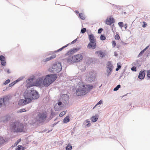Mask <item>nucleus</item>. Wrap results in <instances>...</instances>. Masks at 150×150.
<instances>
[{"label": "nucleus", "mask_w": 150, "mask_h": 150, "mask_svg": "<svg viewBox=\"0 0 150 150\" xmlns=\"http://www.w3.org/2000/svg\"><path fill=\"white\" fill-rule=\"evenodd\" d=\"M57 77V75L55 74H47L44 80L43 84L45 86H48L56 80Z\"/></svg>", "instance_id": "1"}, {"label": "nucleus", "mask_w": 150, "mask_h": 150, "mask_svg": "<svg viewBox=\"0 0 150 150\" xmlns=\"http://www.w3.org/2000/svg\"><path fill=\"white\" fill-rule=\"evenodd\" d=\"M11 128L14 132L17 133L24 132L25 125L20 122H16L13 123L11 125Z\"/></svg>", "instance_id": "2"}, {"label": "nucleus", "mask_w": 150, "mask_h": 150, "mask_svg": "<svg viewBox=\"0 0 150 150\" xmlns=\"http://www.w3.org/2000/svg\"><path fill=\"white\" fill-rule=\"evenodd\" d=\"M49 69V71L51 73H57L59 72L62 70V66L61 63L57 62L53 63Z\"/></svg>", "instance_id": "3"}, {"label": "nucleus", "mask_w": 150, "mask_h": 150, "mask_svg": "<svg viewBox=\"0 0 150 150\" xmlns=\"http://www.w3.org/2000/svg\"><path fill=\"white\" fill-rule=\"evenodd\" d=\"M25 94L29 98L31 99V101L33 100L38 99L40 96L38 92L33 88L28 90Z\"/></svg>", "instance_id": "4"}, {"label": "nucleus", "mask_w": 150, "mask_h": 150, "mask_svg": "<svg viewBox=\"0 0 150 150\" xmlns=\"http://www.w3.org/2000/svg\"><path fill=\"white\" fill-rule=\"evenodd\" d=\"M88 39L90 42L87 45V47L89 49H96L97 47L96 43V40L94 35L92 34L88 35Z\"/></svg>", "instance_id": "5"}, {"label": "nucleus", "mask_w": 150, "mask_h": 150, "mask_svg": "<svg viewBox=\"0 0 150 150\" xmlns=\"http://www.w3.org/2000/svg\"><path fill=\"white\" fill-rule=\"evenodd\" d=\"M47 117V115L46 112L40 113L37 115V120L40 122H43L45 121Z\"/></svg>", "instance_id": "6"}, {"label": "nucleus", "mask_w": 150, "mask_h": 150, "mask_svg": "<svg viewBox=\"0 0 150 150\" xmlns=\"http://www.w3.org/2000/svg\"><path fill=\"white\" fill-rule=\"evenodd\" d=\"M96 75L92 71H90L86 76V79L89 82L91 83L94 81L96 78Z\"/></svg>", "instance_id": "7"}, {"label": "nucleus", "mask_w": 150, "mask_h": 150, "mask_svg": "<svg viewBox=\"0 0 150 150\" xmlns=\"http://www.w3.org/2000/svg\"><path fill=\"white\" fill-rule=\"evenodd\" d=\"M25 100L23 99H20L18 102V104L19 105H24L29 103L31 101V99L29 98L25 94L24 95Z\"/></svg>", "instance_id": "8"}, {"label": "nucleus", "mask_w": 150, "mask_h": 150, "mask_svg": "<svg viewBox=\"0 0 150 150\" xmlns=\"http://www.w3.org/2000/svg\"><path fill=\"white\" fill-rule=\"evenodd\" d=\"M87 89L85 87H83L79 86V88L76 90V93L77 96H81L85 95L87 91Z\"/></svg>", "instance_id": "9"}, {"label": "nucleus", "mask_w": 150, "mask_h": 150, "mask_svg": "<svg viewBox=\"0 0 150 150\" xmlns=\"http://www.w3.org/2000/svg\"><path fill=\"white\" fill-rule=\"evenodd\" d=\"M73 61L74 63H77L81 62L83 59L82 55L80 54L73 56Z\"/></svg>", "instance_id": "10"}, {"label": "nucleus", "mask_w": 150, "mask_h": 150, "mask_svg": "<svg viewBox=\"0 0 150 150\" xmlns=\"http://www.w3.org/2000/svg\"><path fill=\"white\" fill-rule=\"evenodd\" d=\"M115 22L114 19L112 17H110L109 19L108 18H107L105 20V23L107 25H110Z\"/></svg>", "instance_id": "11"}, {"label": "nucleus", "mask_w": 150, "mask_h": 150, "mask_svg": "<svg viewBox=\"0 0 150 150\" xmlns=\"http://www.w3.org/2000/svg\"><path fill=\"white\" fill-rule=\"evenodd\" d=\"M145 74L146 70H145L141 71L139 72L138 78L141 80L143 79L145 77Z\"/></svg>", "instance_id": "12"}, {"label": "nucleus", "mask_w": 150, "mask_h": 150, "mask_svg": "<svg viewBox=\"0 0 150 150\" xmlns=\"http://www.w3.org/2000/svg\"><path fill=\"white\" fill-rule=\"evenodd\" d=\"M43 79L41 78H40L37 79L35 83V85L36 86H41L43 84Z\"/></svg>", "instance_id": "13"}, {"label": "nucleus", "mask_w": 150, "mask_h": 150, "mask_svg": "<svg viewBox=\"0 0 150 150\" xmlns=\"http://www.w3.org/2000/svg\"><path fill=\"white\" fill-rule=\"evenodd\" d=\"M106 67L107 68L106 70H109L110 71H112L113 68V66L112 64L111 61H108L107 62Z\"/></svg>", "instance_id": "14"}, {"label": "nucleus", "mask_w": 150, "mask_h": 150, "mask_svg": "<svg viewBox=\"0 0 150 150\" xmlns=\"http://www.w3.org/2000/svg\"><path fill=\"white\" fill-rule=\"evenodd\" d=\"M0 61L1 64L2 66H5L6 64V61L5 57L3 55H0Z\"/></svg>", "instance_id": "15"}, {"label": "nucleus", "mask_w": 150, "mask_h": 150, "mask_svg": "<svg viewBox=\"0 0 150 150\" xmlns=\"http://www.w3.org/2000/svg\"><path fill=\"white\" fill-rule=\"evenodd\" d=\"M69 96L67 94H64L62 96V100L64 103H67L69 102Z\"/></svg>", "instance_id": "16"}, {"label": "nucleus", "mask_w": 150, "mask_h": 150, "mask_svg": "<svg viewBox=\"0 0 150 150\" xmlns=\"http://www.w3.org/2000/svg\"><path fill=\"white\" fill-rule=\"evenodd\" d=\"M10 118L11 117L9 115H6L2 117L1 118V121L4 122H7L10 119Z\"/></svg>", "instance_id": "17"}, {"label": "nucleus", "mask_w": 150, "mask_h": 150, "mask_svg": "<svg viewBox=\"0 0 150 150\" xmlns=\"http://www.w3.org/2000/svg\"><path fill=\"white\" fill-rule=\"evenodd\" d=\"M1 99L2 102L3 103L4 105H5L6 103L8 102L9 100L8 97L6 96L3 97L2 98H1Z\"/></svg>", "instance_id": "18"}, {"label": "nucleus", "mask_w": 150, "mask_h": 150, "mask_svg": "<svg viewBox=\"0 0 150 150\" xmlns=\"http://www.w3.org/2000/svg\"><path fill=\"white\" fill-rule=\"evenodd\" d=\"M65 60H66L67 62L69 64H71L74 63L73 61V56H69Z\"/></svg>", "instance_id": "19"}, {"label": "nucleus", "mask_w": 150, "mask_h": 150, "mask_svg": "<svg viewBox=\"0 0 150 150\" xmlns=\"http://www.w3.org/2000/svg\"><path fill=\"white\" fill-rule=\"evenodd\" d=\"M56 57V55H54L50 57L46 58L42 60V63L45 62L49 61L53 59L54 58Z\"/></svg>", "instance_id": "20"}, {"label": "nucleus", "mask_w": 150, "mask_h": 150, "mask_svg": "<svg viewBox=\"0 0 150 150\" xmlns=\"http://www.w3.org/2000/svg\"><path fill=\"white\" fill-rule=\"evenodd\" d=\"M98 118V115L93 116L91 117V120L92 122H95L97 121Z\"/></svg>", "instance_id": "21"}, {"label": "nucleus", "mask_w": 150, "mask_h": 150, "mask_svg": "<svg viewBox=\"0 0 150 150\" xmlns=\"http://www.w3.org/2000/svg\"><path fill=\"white\" fill-rule=\"evenodd\" d=\"M83 124L85 125L86 127H88L91 125L90 121L88 120H86Z\"/></svg>", "instance_id": "22"}, {"label": "nucleus", "mask_w": 150, "mask_h": 150, "mask_svg": "<svg viewBox=\"0 0 150 150\" xmlns=\"http://www.w3.org/2000/svg\"><path fill=\"white\" fill-rule=\"evenodd\" d=\"M69 44H68L62 47L61 48H59V49L57 50L54 51V53H56L57 52H59L60 51H62V50H63L64 48H66V47H67L69 45Z\"/></svg>", "instance_id": "23"}, {"label": "nucleus", "mask_w": 150, "mask_h": 150, "mask_svg": "<svg viewBox=\"0 0 150 150\" xmlns=\"http://www.w3.org/2000/svg\"><path fill=\"white\" fill-rule=\"evenodd\" d=\"M69 44H68L62 47L61 48H59V49L57 50L54 51V53H56L57 52H59L60 51H62V50H63L64 48H66V47H67L69 45Z\"/></svg>", "instance_id": "24"}, {"label": "nucleus", "mask_w": 150, "mask_h": 150, "mask_svg": "<svg viewBox=\"0 0 150 150\" xmlns=\"http://www.w3.org/2000/svg\"><path fill=\"white\" fill-rule=\"evenodd\" d=\"M96 53H97L99 55H100L102 58H103L105 56V54L101 50L96 51Z\"/></svg>", "instance_id": "25"}, {"label": "nucleus", "mask_w": 150, "mask_h": 150, "mask_svg": "<svg viewBox=\"0 0 150 150\" xmlns=\"http://www.w3.org/2000/svg\"><path fill=\"white\" fill-rule=\"evenodd\" d=\"M70 121L69 116H67L63 120V122L64 123H67Z\"/></svg>", "instance_id": "26"}, {"label": "nucleus", "mask_w": 150, "mask_h": 150, "mask_svg": "<svg viewBox=\"0 0 150 150\" xmlns=\"http://www.w3.org/2000/svg\"><path fill=\"white\" fill-rule=\"evenodd\" d=\"M140 62V60H136V61L134 62H133L132 63L133 65H134L136 66H137L139 67L140 66V64L139 62Z\"/></svg>", "instance_id": "27"}, {"label": "nucleus", "mask_w": 150, "mask_h": 150, "mask_svg": "<svg viewBox=\"0 0 150 150\" xmlns=\"http://www.w3.org/2000/svg\"><path fill=\"white\" fill-rule=\"evenodd\" d=\"M79 18L81 20H84L85 19V17L84 14L82 13H80L79 14Z\"/></svg>", "instance_id": "28"}, {"label": "nucleus", "mask_w": 150, "mask_h": 150, "mask_svg": "<svg viewBox=\"0 0 150 150\" xmlns=\"http://www.w3.org/2000/svg\"><path fill=\"white\" fill-rule=\"evenodd\" d=\"M25 148L21 145H18L16 148V150H24Z\"/></svg>", "instance_id": "29"}, {"label": "nucleus", "mask_w": 150, "mask_h": 150, "mask_svg": "<svg viewBox=\"0 0 150 150\" xmlns=\"http://www.w3.org/2000/svg\"><path fill=\"white\" fill-rule=\"evenodd\" d=\"M50 112L51 113L50 116V120L52 119L55 115V112H53V110H51Z\"/></svg>", "instance_id": "30"}, {"label": "nucleus", "mask_w": 150, "mask_h": 150, "mask_svg": "<svg viewBox=\"0 0 150 150\" xmlns=\"http://www.w3.org/2000/svg\"><path fill=\"white\" fill-rule=\"evenodd\" d=\"M60 107L57 105V104H56L54 107V109L55 111H58L60 110Z\"/></svg>", "instance_id": "31"}, {"label": "nucleus", "mask_w": 150, "mask_h": 150, "mask_svg": "<svg viewBox=\"0 0 150 150\" xmlns=\"http://www.w3.org/2000/svg\"><path fill=\"white\" fill-rule=\"evenodd\" d=\"M72 148V146L70 144H68L67 146L66 147L65 149L66 150H71Z\"/></svg>", "instance_id": "32"}, {"label": "nucleus", "mask_w": 150, "mask_h": 150, "mask_svg": "<svg viewBox=\"0 0 150 150\" xmlns=\"http://www.w3.org/2000/svg\"><path fill=\"white\" fill-rule=\"evenodd\" d=\"M34 79V78H29L27 81L26 82L28 84H29L30 83H32Z\"/></svg>", "instance_id": "33"}, {"label": "nucleus", "mask_w": 150, "mask_h": 150, "mask_svg": "<svg viewBox=\"0 0 150 150\" xmlns=\"http://www.w3.org/2000/svg\"><path fill=\"white\" fill-rule=\"evenodd\" d=\"M121 66L120 65V63H117V68L116 69V71H118L121 68Z\"/></svg>", "instance_id": "34"}, {"label": "nucleus", "mask_w": 150, "mask_h": 150, "mask_svg": "<svg viewBox=\"0 0 150 150\" xmlns=\"http://www.w3.org/2000/svg\"><path fill=\"white\" fill-rule=\"evenodd\" d=\"M21 139H18L17 141L14 143V145L13 146V145H12V146L13 147L16 146L18 144V143L21 141Z\"/></svg>", "instance_id": "35"}, {"label": "nucleus", "mask_w": 150, "mask_h": 150, "mask_svg": "<svg viewBox=\"0 0 150 150\" xmlns=\"http://www.w3.org/2000/svg\"><path fill=\"white\" fill-rule=\"evenodd\" d=\"M74 53V51H73V49H72L67 52V54L69 55V54H73Z\"/></svg>", "instance_id": "36"}, {"label": "nucleus", "mask_w": 150, "mask_h": 150, "mask_svg": "<svg viewBox=\"0 0 150 150\" xmlns=\"http://www.w3.org/2000/svg\"><path fill=\"white\" fill-rule=\"evenodd\" d=\"M86 86L87 89L89 90H91L93 88V86L91 84H88Z\"/></svg>", "instance_id": "37"}, {"label": "nucleus", "mask_w": 150, "mask_h": 150, "mask_svg": "<svg viewBox=\"0 0 150 150\" xmlns=\"http://www.w3.org/2000/svg\"><path fill=\"white\" fill-rule=\"evenodd\" d=\"M121 87V85L120 84H118L113 89V91H117Z\"/></svg>", "instance_id": "38"}, {"label": "nucleus", "mask_w": 150, "mask_h": 150, "mask_svg": "<svg viewBox=\"0 0 150 150\" xmlns=\"http://www.w3.org/2000/svg\"><path fill=\"white\" fill-rule=\"evenodd\" d=\"M4 142L5 141L3 137H0V145L4 144Z\"/></svg>", "instance_id": "39"}, {"label": "nucleus", "mask_w": 150, "mask_h": 150, "mask_svg": "<svg viewBox=\"0 0 150 150\" xmlns=\"http://www.w3.org/2000/svg\"><path fill=\"white\" fill-rule=\"evenodd\" d=\"M106 76L107 77H108L109 76H110L111 75L112 71H110L109 70H106Z\"/></svg>", "instance_id": "40"}, {"label": "nucleus", "mask_w": 150, "mask_h": 150, "mask_svg": "<svg viewBox=\"0 0 150 150\" xmlns=\"http://www.w3.org/2000/svg\"><path fill=\"white\" fill-rule=\"evenodd\" d=\"M25 77L24 76H22L20 77L18 79H16V81H17V82L18 83L20 81H22L23 80V79Z\"/></svg>", "instance_id": "41"}, {"label": "nucleus", "mask_w": 150, "mask_h": 150, "mask_svg": "<svg viewBox=\"0 0 150 150\" xmlns=\"http://www.w3.org/2000/svg\"><path fill=\"white\" fill-rule=\"evenodd\" d=\"M11 80L9 79H8L5 81L3 83L4 85H5L10 82Z\"/></svg>", "instance_id": "42"}, {"label": "nucleus", "mask_w": 150, "mask_h": 150, "mask_svg": "<svg viewBox=\"0 0 150 150\" xmlns=\"http://www.w3.org/2000/svg\"><path fill=\"white\" fill-rule=\"evenodd\" d=\"M100 39L101 40H104L106 39V37L105 36L103 35H101L100 37Z\"/></svg>", "instance_id": "43"}, {"label": "nucleus", "mask_w": 150, "mask_h": 150, "mask_svg": "<svg viewBox=\"0 0 150 150\" xmlns=\"http://www.w3.org/2000/svg\"><path fill=\"white\" fill-rule=\"evenodd\" d=\"M26 110L25 108L21 109L17 111L18 113H22L23 112H26Z\"/></svg>", "instance_id": "44"}, {"label": "nucleus", "mask_w": 150, "mask_h": 150, "mask_svg": "<svg viewBox=\"0 0 150 150\" xmlns=\"http://www.w3.org/2000/svg\"><path fill=\"white\" fill-rule=\"evenodd\" d=\"M66 112L65 111H64L60 113L59 115V116L60 117H62L66 113Z\"/></svg>", "instance_id": "45"}, {"label": "nucleus", "mask_w": 150, "mask_h": 150, "mask_svg": "<svg viewBox=\"0 0 150 150\" xmlns=\"http://www.w3.org/2000/svg\"><path fill=\"white\" fill-rule=\"evenodd\" d=\"M103 101L102 100H100L99 102H98L96 104V105H95V106L93 108H94L95 107H96V106L101 105V104L102 103Z\"/></svg>", "instance_id": "46"}, {"label": "nucleus", "mask_w": 150, "mask_h": 150, "mask_svg": "<svg viewBox=\"0 0 150 150\" xmlns=\"http://www.w3.org/2000/svg\"><path fill=\"white\" fill-rule=\"evenodd\" d=\"M86 28H83L81 30V32L82 34H84L86 32Z\"/></svg>", "instance_id": "47"}, {"label": "nucleus", "mask_w": 150, "mask_h": 150, "mask_svg": "<svg viewBox=\"0 0 150 150\" xmlns=\"http://www.w3.org/2000/svg\"><path fill=\"white\" fill-rule=\"evenodd\" d=\"M115 38L116 40H118L120 39V36L118 34H116L115 36Z\"/></svg>", "instance_id": "48"}, {"label": "nucleus", "mask_w": 150, "mask_h": 150, "mask_svg": "<svg viewBox=\"0 0 150 150\" xmlns=\"http://www.w3.org/2000/svg\"><path fill=\"white\" fill-rule=\"evenodd\" d=\"M146 73L147 77L150 78V70H147L146 71Z\"/></svg>", "instance_id": "49"}, {"label": "nucleus", "mask_w": 150, "mask_h": 150, "mask_svg": "<svg viewBox=\"0 0 150 150\" xmlns=\"http://www.w3.org/2000/svg\"><path fill=\"white\" fill-rule=\"evenodd\" d=\"M73 49L74 51V52H75L78 51L80 49V48H74Z\"/></svg>", "instance_id": "50"}, {"label": "nucleus", "mask_w": 150, "mask_h": 150, "mask_svg": "<svg viewBox=\"0 0 150 150\" xmlns=\"http://www.w3.org/2000/svg\"><path fill=\"white\" fill-rule=\"evenodd\" d=\"M131 70L132 71H137V69L136 67L135 66H133L131 68Z\"/></svg>", "instance_id": "51"}, {"label": "nucleus", "mask_w": 150, "mask_h": 150, "mask_svg": "<svg viewBox=\"0 0 150 150\" xmlns=\"http://www.w3.org/2000/svg\"><path fill=\"white\" fill-rule=\"evenodd\" d=\"M4 71L5 72H6L8 74H9L11 73V71L10 69H8L6 68L4 69Z\"/></svg>", "instance_id": "52"}, {"label": "nucleus", "mask_w": 150, "mask_h": 150, "mask_svg": "<svg viewBox=\"0 0 150 150\" xmlns=\"http://www.w3.org/2000/svg\"><path fill=\"white\" fill-rule=\"evenodd\" d=\"M103 30V29L102 28H99L98 31V34H100L101 33Z\"/></svg>", "instance_id": "53"}, {"label": "nucleus", "mask_w": 150, "mask_h": 150, "mask_svg": "<svg viewBox=\"0 0 150 150\" xmlns=\"http://www.w3.org/2000/svg\"><path fill=\"white\" fill-rule=\"evenodd\" d=\"M149 45H148L147 46H146L144 49H143V50L141 51L142 52H143V53L144 52L146 51L149 47Z\"/></svg>", "instance_id": "54"}, {"label": "nucleus", "mask_w": 150, "mask_h": 150, "mask_svg": "<svg viewBox=\"0 0 150 150\" xmlns=\"http://www.w3.org/2000/svg\"><path fill=\"white\" fill-rule=\"evenodd\" d=\"M112 45L113 47H114L116 45V43L115 42L114 40L112 41Z\"/></svg>", "instance_id": "55"}, {"label": "nucleus", "mask_w": 150, "mask_h": 150, "mask_svg": "<svg viewBox=\"0 0 150 150\" xmlns=\"http://www.w3.org/2000/svg\"><path fill=\"white\" fill-rule=\"evenodd\" d=\"M77 40H78V38H76L74 40L72 41L71 42V43H69V44H74V43H75L76 42V41Z\"/></svg>", "instance_id": "56"}, {"label": "nucleus", "mask_w": 150, "mask_h": 150, "mask_svg": "<svg viewBox=\"0 0 150 150\" xmlns=\"http://www.w3.org/2000/svg\"><path fill=\"white\" fill-rule=\"evenodd\" d=\"M123 23L122 22H120L118 23L119 26L121 28H122L123 27Z\"/></svg>", "instance_id": "57"}, {"label": "nucleus", "mask_w": 150, "mask_h": 150, "mask_svg": "<svg viewBox=\"0 0 150 150\" xmlns=\"http://www.w3.org/2000/svg\"><path fill=\"white\" fill-rule=\"evenodd\" d=\"M147 24L144 21L143 22V24L142 25V27L143 28H145Z\"/></svg>", "instance_id": "58"}, {"label": "nucleus", "mask_w": 150, "mask_h": 150, "mask_svg": "<svg viewBox=\"0 0 150 150\" xmlns=\"http://www.w3.org/2000/svg\"><path fill=\"white\" fill-rule=\"evenodd\" d=\"M112 6L114 7H115L116 8H117V9H118V7H120V6L116 5L114 4H112Z\"/></svg>", "instance_id": "59"}, {"label": "nucleus", "mask_w": 150, "mask_h": 150, "mask_svg": "<svg viewBox=\"0 0 150 150\" xmlns=\"http://www.w3.org/2000/svg\"><path fill=\"white\" fill-rule=\"evenodd\" d=\"M53 53H54V52H47L46 53V56H47V55H51L52 54H53Z\"/></svg>", "instance_id": "60"}, {"label": "nucleus", "mask_w": 150, "mask_h": 150, "mask_svg": "<svg viewBox=\"0 0 150 150\" xmlns=\"http://www.w3.org/2000/svg\"><path fill=\"white\" fill-rule=\"evenodd\" d=\"M3 105H4V104L2 102L1 99L0 98V108L2 107Z\"/></svg>", "instance_id": "61"}, {"label": "nucleus", "mask_w": 150, "mask_h": 150, "mask_svg": "<svg viewBox=\"0 0 150 150\" xmlns=\"http://www.w3.org/2000/svg\"><path fill=\"white\" fill-rule=\"evenodd\" d=\"M143 54V52H142L141 51L139 53V54L137 56V57H140L141 56H142V55Z\"/></svg>", "instance_id": "62"}, {"label": "nucleus", "mask_w": 150, "mask_h": 150, "mask_svg": "<svg viewBox=\"0 0 150 150\" xmlns=\"http://www.w3.org/2000/svg\"><path fill=\"white\" fill-rule=\"evenodd\" d=\"M59 122V121L57 122H55L54 124L51 125V127H53L54 126L57 125Z\"/></svg>", "instance_id": "63"}, {"label": "nucleus", "mask_w": 150, "mask_h": 150, "mask_svg": "<svg viewBox=\"0 0 150 150\" xmlns=\"http://www.w3.org/2000/svg\"><path fill=\"white\" fill-rule=\"evenodd\" d=\"M57 104V105H58L60 107V106L61 105L62 103V102L59 101H58Z\"/></svg>", "instance_id": "64"}]
</instances>
